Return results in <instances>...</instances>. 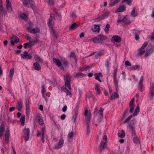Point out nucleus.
Returning a JSON list of instances; mask_svg holds the SVG:
<instances>
[{"label":"nucleus","mask_w":154,"mask_h":154,"mask_svg":"<svg viewBox=\"0 0 154 154\" xmlns=\"http://www.w3.org/2000/svg\"><path fill=\"white\" fill-rule=\"evenodd\" d=\"M34 44L32 41H29V42L25 43L23 45V47L24 48H26L28 47L30 48Z\"/></svg>","instance_id":"obj_21"},{"label":"nucleus","mask_w":154,"mask_h":154,"mask_svg":"<svg viewBox=\"0 0 154 154\" xmlns=\"http://www.w3.org/2000/svg\"><path fill=\"white\" fill-rule=\"evenodd\" d=\"M23 4L28 7H31L35 6V3L33 0H23Z\"/></svg>","instance_id":"obj_5"},{"label":"nucleus","mask_w":154,"mask_h":154,"mask_svg":"<svg viewBox=\"0 0 154 154\" xmlns=\"http://www.w3.org/2000/svg\"><path fill=\"white\" fill-rule=\"evenodd\" d=\"M3 5L2 3L0 2V14H3Z\"/></svg>","instance_id":"obj_59"},{"label":"nucleus","mask_w":154,"mask_h":154,"mask_svg":"<svg viewBox=\"0 0 154 154\" xmlns=\"http://www.w3.org/2000/svg\"><path fill=\"white\" fill-rule=\"evenodd\" d=\"M21 56L22 58L26 60L30 59L32 58V54H29L26 51H24L23 53L21 54Z\"/></svg>","instance_id":"obj_6"},{"label":"nucleus","mask_w":154,"mask_h":154,"mask_svg":"<svg viewBox=\"0 0 154 154\" xmlns=\"http://www.w3.org/2000/svg\"><path fill=\"white\" fill-rule=\"evenodd\" d=\"M54 14L51 13L50 15V17L48 22V24L49 26L51 27H53L54 25Z\"/></svg>","instance_id":"obj_11"},{"label":"nucleus","mask_w":154,"mask_h":154,"mask_svg":"<svg viewBox=\"0 0 154 154\" xmlns=\"http://www.w3.org/2000/svg\"><path fill=\"white\" fill-rule=\"evenodd\" d=\"M91 119V115H89L86 118V121L87 125H89V124L90 122Z\"/></svg>","instance_id":"obj_38"},{"label":"nucleus","mask_w":154,"mask_h":154,"mask_svg":"<svg viewBox=\"0 0 154 154\" xmlns=\"http://www.w3.org/2000/svg\"><path fill=\"white\" fill-rule=\"evenodd\" d=\"M129 126L131 130L132 135H135L136 133L134 127L131 124L129 125Z\"/></svg>","instance_id":"obj_23"},{"label":"nucleus","mask_w":154,"mask_h":154,"mask_svg":"<svg viewBox=\"0 0 154 154\" xmlns=\"http://www.w3.org/2000/svg\"><path fill=\"white\" fill-rule=\"evenodd\" d=\"M106 142L101 141L100 142V145L99 146V150L100 152H101L104 149L106 148L105 146Z\"/></svg>","instance_id":"obj_20"},{"label":"nucleus","mask_w":154,"mask_h":154,"mask_svg":"<svg viewBox=\"0 0 154 154\" xmlns=\"http://www.w3.org/2000/svg\"><path fill=\"white\" fill-rule=\"evenodd\" d=\"M79 26V25L78 24L76 23H74L71 25L69 27V29L70 31H72L77 28Z\"/></svg>","instance_id":"obj_17"},{"label":"nucleus","mask_w":154,"mask_h":154,"mask_svg":"<svg viewBox=\"0 0 154 154\" xmlns=\"http://www.w3.org/2000/svg\"><path fill=\"white\" fill-rule=\"evenodd\" d=\"M135 8H134L133 10L131 11V16L135 17L137 16V15L135 14Z\"/></svg>","instance_id":"obj_46"},{"label":"nucleus","mask_w":154,"mask_h":154,"mask_svg":"<svg viewBox=\"0 0 154 154\" xmlns=\"http://www.w3.org/2000/svg\"><path fill=\"white\" fill-rule=\"evenodd\" d=\"M129 107L130 108V109L129 110L130 112V113H132L134 109V106H129Z\"/></svg>","instance_id":"obj_63"},{"label":"nucleus","mask_w":154,"mask_h":154,"mask_svg":"<svg viewBox=\"0 0 154 154\" xmlns=\"http://www.w3.org/2000/svg\"><path fill=\"white\" fill-rule=\"evenodd\" d=\"M140 67V65H135L131 67L130 69L132 70H136L137 69Z\"/></svg>","instance_id":"obj_41"},{"label":"nucleus","mask_w":154,"mask_h":154,"mask_svg":"<svg viewBox=\"0 0 154 154\" xmlns=\"http://www.w3.org/2000/svg\"><path fill=\"white\" fill-rule=\"evenodd\" d=\"M134 98H133L131 100L130 102L129 106H134Z\"/></svg>","instance_id":"obj_62"},{"label":"nucleus","mask_w":154,"mask_h":154,"mask_svg":"<svg viewBox=\"0 0 154 154\" xmlns=\"http://www.w3.org/2000/svg\"><path fill=\"white\" fill-rule=\"evenodd\" d=\"M73 134H74V132L73 131H71L70 132L68 135V137L69 138H72L73 136Z\"/></svg>","instance_id":"obj_57"},{"label":"nucleus","mask_w":154,"mask_h":154,"mask_svg":"<svg viewBox=\"0 0 154 154\" xmlns=\"http://www.w3.org/2000/svg\"><path fill=\"white\" fill-rule=\"evenodd\" d=\"M119 97V95L117 92H114L111 96L110 99L111 100H113L115 99L116 98H118Z\"/></svg>","instance_id":"obj_31"},{"label":"nucleus","mask_w":154,"mask_h":154,"mask_svg":"<svg viewBox=\"0 0 154 154\" xmlns=\"http://www.w3.org/2000/svg\"><path fill=\"white\" fill-rule=\"evenodd\" d=\"M45 131V127H43L42 128L41 131L38 132L37 134V136H39L40 135H44Z\"/></svg>","instance_id":"obj_27"},{"label":"nucleus","mask_w":154,"mask_h":154,"mask_svg":"<svg viewBox=\"0 0 154 154\" xmlns=\"http://www.w3.org/2000/svg\"><path fill=\"white\" fill-rule=\"evenodd\" d=\"M110 13V12L108 11L105 12L101 16L102 18L103 19L105 18H106L109 15Z\"/></svg>","instance_id":"obj_37"},{"label":"nucleus","mask_w":154,"mask_h":154,"mask_svg":"<svg viewBox=\"0 0 154 154\" xmlns=\"http://www.w3.org/2000/svg\"><path fill=\"white\" fill-rule=\"evenodd\" d=\"M121 37L118 35H115L113 36L111 39V42L112 43H119L121 41Z\"/></svg>","instance_id":"obj_8"},{"label":"nucleus","mask_w":154,"mask_h":154,"mask_svg":"<svg viewBox=\"0 0 154 154\" xmlns=\"http://www.w3.org/2000/svg\"><path fill=\"white\" fill-rule=\"evenodd\" d=\"M5 130V124L4 122H2L0 126V137H1L3 135Z\"/></svg>","instance_id":"obj_13"},{"label":"nucleus","mask_w":154,"mask_h":154,"mask_svg":"<svg viewBox=\"0 0 154 154\" xmlns=\"http://www.w3.org/2000/svg\"><path fill=\"white\" fill-rule=\"evenodd\" d=\"M94 76L95 77V79L100 82H102L101 80L100 79V77H102L103 75L102 73L100 72L97 73H95L94 74Z\"/></svg>","instance_id":"obj_14"},{"label":"nucleus","mask_w":154,"mask_h":154,"mask_svg":"<svg viewBox=\"0 0 154 154\" xmlns=\"http://www.w3.org/2000/svg\"><path fill=\"white\" fill-rule=\"evenodd\" d=\"M12 39L14 40L15 43H18L19 41V38L14 35L12 36Z\"/></svg>","instance_id":"obj_53"},{"label":"nucleus","mask_w":154,"mask_h":154,"mask_svg":"<svg viewBox=\"0 0 154 154\" xmlns=\"http://www.w3.org/2000/svg\"><path fill=\"white\" fill-rule=\"evenodd\" d=\"M14 74V69L12 68L10 69L9 72V75L11 78V80L12 81L13 77V76Z\"/></svg>","instance_id":"obj_32"},{"label":"nucleus","mask_w":154,"mask_h":154,"mask_svg":"<svg viewBox=\"0 0 154 154\" xmlns=\"http://www.w3.org/2000/svg\"><path fill=\"white\" fill-rule=\"evenodd\" d=\"M150 91L151 93V96L152 97L154 94V85H152L150 89Z\"/></svg>","instance_id":"obj_48"},{"label":"nucleus","mask_w":154,"mask_h":154,"mask_svg":"<svg viewBox=\"0 0 154 154\" xmlns=\"http://www.w3.org/2000/svg\"><path fill=\"white\" fill-rule=\"evenodd\" d=\"M64 79L65 81V85L67 87L69 90H71L72 88L71 87V79L70 78L69 76L67 75H64Z\"/></svg>","instance_id":"obj_2"},{"label":"nucleus","mask_w":154,"mask_h":154,"mask_svg":"<svg viewBox=\"0 0 154 154\" xmlns=\"http://www.w3.org/2000/svg\"><path fill=\"white\" fill-rule=\"evenodd\" d=\"M138 87V89L140 91L142 92L143 91V84H139Z\"/></svg>","instance_id":"obj_51"},{"label":"nucleus","mask_w":154,"mask_h":154,"mask_svg":"<svg viewBox=\"0 0 154 154\" xmlns=\"http://www.w3.org/2000/svg\"><path fill=\"white\" fill-rule=\"evenodd\" d=\"M61 61L62 62L63 64L66 67H67L68 66L69 63L65 58L63 57H61L60 59Z\"/></svg>","instance_id":"obj_24"},{"label":"nucleus","mask_w":154,"mask_h":154,"mask_svg":"<svg viewBox=\"0 0 154 154\" xmlns=\"http://www.w3.org/2000/svg\"><path fill=\"white\" fill-rule=\"evenodd\" d=\"M16 107L19 111L20 112L21 111L23 107V103L20 100L17 102Z\"/></svg>","instance_id":"obj_16"},{"label":"nucleus","mask_w":154,"mask_h":154,"mask_svg":"<svg viewBox=\"0 0 154 154\" xmlns=\"http://www.w3.org/2000/svg\"><path fill=\"white\" fill-rule=\"evenodd\" d=\"M120 15H119V17ZM128 16L126 15L122 18V19L120 20L121 18L119 17V19L118 20H117V22L118 23H125V25L130 24L131 23V21L130 20H128L127 18Z\"/></svg>","instance_id":"obj_4"},{"label":"nucleus","mask_w":154,"mask_h":154,"mask_svg":"<svg viewBox=\"0 0 154 154\" xmlns=\"http://www.w3.org/2000/svg\"><path fill=\"white\" fill-rule=\"evenodd\" d=\"M133 116V115H131L127 118L123 122L124 123H125L128 122L131 119Z\"/></svg>","instance_id":"obj_47"},{"label":"nucleus","mask_w":154,"mask_h":154,"mask_svg":"<svg viewBox=\"0 0 154 154\" xmlns=\"http://www.w3.org/2000/svg\"><path fill=\"white\" fill-rule=\"evenodd\" d=\"M69 57H73L75 60L76 62H77V58L75 56V54L74 52H71L69 55Z\"/></svg>","instance_id":"obj_49"},{"label":"nucleus","mask_w":154,"mask_h":154,"mask_svg":"<svg viewBox=\"0 0 154 154\" xmlns=\"http://www.w3.org/2000/svg\"><path fill=\"white\" fill-rule=\"evenodd\" d=\"M20 16L21 19L24 20L25 21L27 20L28 17L26 14L21 13L20 14Z\"/></svg>","instance_id":"obj_26"},{"label":"nucleus","mask_w":154,"mask_h":154,"mask_svg":"<svg viewBox=\"0 0 154 154\" xmlns=\"http://www.w3.org/2000/svg\"><path fill=\"white\" fill-rule=\"evenodd\" d=\"M145 52V50H143V49H142L141 48H139L138 50V54L139 56H141L143 55Z\"/></svg>","instance_id":"obj_34"},{"label":"nucleus","mask_w":154,"mask_h":154,"mask_svg":"<svg viewBox=\"0 0 154 154\" xmlns=\"http://www.w3.org/2000/svg\"><path fill=\"white\" fill-rule=\"evenodd\" d=\"M126 6L125 5H120L119 7L115 11L116 13L118 12H122L126 10Z\"/></svg>","instance_id":"obj_10"},{"label":"nucleus","mask_w":154,"mask_h":154,"mask_svg":"<svg viewBox=\"0 0 154 154\" xmlns=\"http://www.w3.org/2000/svg\"><path fill=\"white\" fill-rule=\"evenodd\" d=\"M120 1L121 0H114L113 2H110L109 4V5L110 6H114L116 4L120 2Z\"/></svg>","instance_id":"obj_30"},{"label":"nucleus","mask_w":154,"mask_h":154,"mask_svg":"<svg viewBox=\"0 0 154 154\" xmlns=\"http://www.w3.org/2000/svg\"><path fill=\"white\" fill-rule=\"evenodd\" d=\"M10 135H5V142L8 144L9 142Z\"/></svg>","instance_id":"obj_50"},{"label":"nucleus","mask_w":154,"mask_h":154,"mask_svg":"<svg viewBox=\"0 0 154 154\" xmlns=\"http://www.w3.org/2000/svg\"><path fill=\"white\" fill-rule=\"evenodd\" d=\"M100 85L97 84H96L95 85V90L96 93L98 94H100L101 93V92L100 89L99 88Z\"/></svg>","instance_id":"obj_29"},{"label":"nucleus","mask_w":154,"mask_h":154,"mask_svg":"<svg viewBox=\"0 0 154 154\" xmlns=\"http://www.w3.org/2000/svg\"><path fill=\"white\" fill-rule=\"evenodd\" d=\"M25 116H22L20 119V121L21 122V124L22 125H24L25 121Z\"/></svg>","instance_id":"obj_40"},{"label":"nucleus","mask_w":154,"mask_h":154,"mask_svg":"<svg viewBox=\"0 0 154 154\" xmlns=\"http://www.w3.org/2000/svg\"><path fill=\"white\" fill-rule=\"evenodd\" d=\"M101 26V24L99 25H94V28L92 29V30L94 32H96L97 33H99L100 32V26Z\"/></svg>","instance_id":"obj_19"},{"label":"nucleus","mask_w":154,"mask_h":154,"mask_svg":"<svg viewBox=\"0 0 154 154\" xmlns=\"http://www.w3.org/2000/svg\"><path fill=\"white\" fill-rule=\"evenodd\" d=\"M74 77L75 78H78L81 76L83 77L84 76L82 72H75L74 73Z\"/></svg>","instance_id":"obj_36"},{"label":"nucleus","mask_w":154,"mask_h":154,"mask_svg":"<svg viewBox=\"0 0 154 154\" xmlns=\"http://www.w3.org/2000/svg\"><path fill=\"white\" fill-rule=\"evenodd\" d=\"M131 0H123L122 2L125 3L126 2L128 5H131Z\"/></svg>","instance_id":"obj_55"},{"label":"nucleus","mask_w":154,"mask_h":154,"mask_svg":"<svg viewBox=\"0 0 154 154\" xmlns=\"http://www.w3.org/2000/svg\"><path fill=\"white\" fill-rule=\"evenodd\" d=\"M140 111V108L139 106H137L135 109V111L133 116L134 117L137 116Z\"/></svg>","instance_id":"obj_33"},{"label":"nucleus","mask_w":154,"mask_h":154,"mask_svg":"<svg viewBox=\"0 0 154 154\" xmlns=\"http://www.w3.org/2000/svg\"><path fill=\"white\" fill-rule=\"evenodd\" d=\"M33 42V43H37V42H39V39L38 37L37 36H36L35 37V40L32 41Z\"/></svg>","instance_id":"obj_60"},{"label":"nucleus","mask_w":154,"mask_h":154,"mask_svg":"<svg viewBox=\"0 0 154 154\" xmlns=\"http://www.w3.org/2000/svg\"><path fill=\"white\" fill-rule=\"evenodd\" d=\"M117 73V69H114L113 71V79H116V75Z\"/></svg>","instance_id":"obj_54"},{"label":"nucleus","mask_w":154,"mask_h":154,"mask_svg":"<svg viewBox=\"0 0 154 154\" xmlns=\"http://www.w3.org/2000/svg\"><path fill=\"white\" fill-rule=\"evenodd\" d=\"M104 110V109L101 107L100 108V110H99V112H100V119H102L103 117V112Z\"/></svg>","instance_id":"obj_45"},{"label":"nucleus","mask_w":154,"mask_h":154,"mask_svg":"<svg viewBox=\"0 0 154 154\" xmlns=\"http://www.w3.org/2000/svg\"><path fill=\"white\" fill-rule=\"evenodd\" d=\"M34 58L36 61L41 63H43V59L39 56L38 55L36 54L34 55Z\"/></svg>","instance_id":"obj_15"},{"label":"nucleus","mask_w":154,"mask_h":154,"mask_svg":"<svg viewBox=\"0 0 154 154\" xmlns=\"http://www.w3.org/2000/svg\"><path fill=\"white\" fill-rule=\"evenodd\" d=\"M58 67H60V69L63 71L64 70V68L63 66H62V63L61 61L58 59Z\"/></svg>","instance_id":"obj_42"},{"label":"nucleus","mask_w":154,"mask_h":154,"mask_svg":"<svg viewBox=\"0 0 154 154\" xmlns=\"http://www.w3.org/2000/svg\"><path fill=\"white\" fill-rule=\"evenodd\" d=\"M33 66L36 70L39 71L40 70L41 68V66L38 63L36 62L34 63H33Z\"/></svg>","instance_id":"obj_25"},{"label":"nucleus","mask_w":154,"mask_h":154,"mask_svg":"<svg viewBox=\"0 0 154 154\" xmlns=\"http://www.w3.org/2000/svg\"><path fill=\"white\" fill-rule=\"evenodd\" d=\"M27 29L29 32L32 34L39 33L40 32L39 29L37 27L32 29L31 27H27Z\"/></svg>","instance_id":"obj_9"},{"label":"nucleus","mask_w":154,"mask_h":154,"mask_svg":"<svg viewBox=\"0 0 154 154\" xmlns=\"http://www.w3.org/2000/svg\"><path fill=\"white\" fill-rule=\"evenodd\" d=\"M118 137L121 138H123L124 137L125 135V131L124 130H122V133L120 134L119 133H118Z\"/></svg>","instance_id":"obj_35"},{"label":"nucleus","mask_w":154,"mask_h":154,"mask_svg":"<svg viewBox=\"0 0 154 154\" xmlns=\"http://www.w3.org/2000/svg\"><path fill=\"white\" fill-rule=\"evenodd\" d=\"M105 52L103 50H101L100 51H99L97 53L98 54V55L99 56H101L103 55L104 54Z\"/></svg>","instance_id":"obj_56"},{"label":"nucleus","mask_w":154,"mask_h":154,"mask_svg":"<svg viewBox=\"0 0 154 154\" xmlns=\"http://www.w3.org/2000/svg\"><path fill=\"white\" fill-rule=\"evenodd\" d=\"M128 109H127L125 110L123 115V118H125V116H128Z\"/></svg>","instance_id":"obj_52"},{"label":"nucleus","mask_w":154,"mask_h":154,"mask_svg":"<svg viewBox=\"0 0 154 154\" xmlns=\"http://www.w3.org/2000/svg\"><path fill=\"white\" fill-rule=\"evenodd\" d=\"M98 37L94 38L93 39V42L94 43H102L106 40L107 37L103 34H99L97 35Z\"/></svg>","instance_id":"obj_1"},{"label":"nucleus","mask_w":154,"mask_h":154,"mask_svg":"<svg viewBox=\"0 0 154 154\" xmlns=\"http://www.w3.org/2000/svg\"><path fill=\"white\" fill-rule=\"evenodd\" d=\"M42 87V90H41V93L42 94V97H44L45 100L46 101L47 100L45 98L46 96V90L45 88V85H42L41 86Z\"/></svg>","instance_id":"obj_18"},{"label":"nucleus","mask_w":154,"mask_h":154,"mask_svg":"<svg viewBox=\"0 0 154 154\" xmlns=\"http://www.w3.org/2000/svg\"><path fill=\"white\" fill-rule=\"evenodd\" d=\"M46 2L48 4V5H53L54 2L52 0H46Z\"/></svg>","instance_id":"obj_61"},{"label":"nucleus","mask_w":154,"mask_h":154,"mask_svg":"<svg viewBox=\"0 0 154 154\" xmlns=\"http://www.w3.org/2000/svg\"><path fill=\"white\" fill-rule=\"evenodd\" d=\"M110 25L108 23L106 25V27H105L104 29V31L106 33H108V31L110 28Z\"/></svg>","instance_id":"obj_43"},{"label":"nucleus","mask_w":154,"mask_h":154,"mask_svg":"<svg viewBox=\"0 0 154 154\" xmlns=\"http://www.w3.org/2000/svg\"><path fill=\"white\" fill-rule=\"evenodd\" d=\"M133 141L134 143L137 144L140 143L139 139L137 136L133 138Z\"/></svg>","instance_id":"obj_39"},{"label":"nucleus","mask_w":154,"mask_h":154,"mask_svg":"<svg viewBox=\"0 0 154 154\" xmlns=\"http://www.w3.org/2000/svg\"><path fill=\"white\" fill-rule=\"evenodd\" d=\"M64 140L63 139L62 136L58 142V149L61 148L63 144Z\"/></svg>","instance_id":"obj_28"},{"label":"nucleus","mask_w":154,"mask_h":154,"mask_svg":"<svg viewBox=\"0 0 154 154\" xmlns=\"http://www.w3.org/2000/svg\"><path fill=\"white\" fill-rule=\"evenodd\" d=\"M148 42H145L142 45V47H141V48L142 49H144L148 45Z\"/></svg>","instance_id":"obj_58"},{"label":"nucleus","mask_w":154,"mask_h":154,"mask_svg":"<svg viewBox=\"0 0 154 154\" xmlns=\"http://www.w3.org/2000/svg\"><path fill=\"white\" fill-rule=\"evenodd\" d=\"M30 129L29 128H25L23 131V136L26 141L28 140L29 136Z\"/></svg>","instance_id":"obj_3"},{"label":"nucleus","mask_w":154,"mask_h":154,"mask_svg":"<svg viewBox=\"0 0 154 154\" xmlns=\"http://www.w3.org/2000/svg\"><path fill=\"white\" fill-rule=\"evenodd\" d=\"M150 48L146 51L145 54V57H147L154 52V45H149Z\"/></svg>","instance_id":"obj_7"},{"label":"nucleus","mask_w":154,"mask_h":154,"mask_svg":"<svg viewBox=\"0 0 154 154\" xmlns=\"http://www.w3.org/2000/svg\"><path fill=\"white\" fill-rule=\"evenodd\" d=\"M29 102V100H28L26 101V114L29 113L30 111Z\"/></svg>","instance_id":"obj_22"},{"label":"nucleus","mask_w":154,"mask_h":154,"mask_svg":"<svg viewBox=\"0 0 154 154\" xmlns=\"http://www.w3.org/2000/svg\"><path fill=\"white\" fill-rule=\"evenodd\" d=\"M61 89L65 92H66L68 90L66 87L64 86L61 87Z\"/></svg>","instance_id":"obj_64"},{"label":"nucleus","mask_w":154,"mask_h":154,"mask_svg":"<svg viewBox=\"0 0 154 154\" xmlns=\"http://www.w3.org/2000/svg\"><path fill=\"white\" fill-rule=\"evenodd\" d=\"M35 119L40 125H42L44 124L42 117L40 114H37L36 116Z\"/></svg>","instance_id":"obj_12"},{"label":"nucleus","mask_w":154,"mask_h":154,"mask_svg":"<svg viewBox=\"0 0 154 154\" xmlns=\"http://www.w3.org/2000/svg\"><path fill=\"white\" fill-rule=\"evenodd\" d=\"M6 8L9 11H11L12 10V8L11 3H7L6 5Z\"/></svg>","instance_id":"obj_44"}]
</instances>
